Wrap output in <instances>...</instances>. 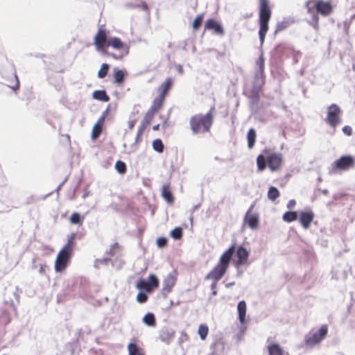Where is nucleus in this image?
Masks as SVG:
<instances>
[{"instance_id": "1", "label": "nucleus", "mask_w": 355, "mask_h": 355, "mask_svg": "<svg viewBox=\"0 0 355 355\" xmlns=\"http://www.w3.org/2000/svg\"><path fill=\"white\" fill-rule=\"evenodd\" d=\"M214 107L205 114H198L193 115L189 119V125L193 135L205 133L210 131L214 121L212 111Z\"/></svg>"}, {"instance_id": "2", "label": "nucleus", "mask_w": 355, "mask_h": 355, "mask_svg": "<svg viewBox=\"0 0 355 355\" xmlns=\"http://www.w3.org/2000/svg\"><path fill=\"white\" fill-rule=\"evenodd\" d=\"M308 13H311L313 11L318 15V14L322 16H328L333 11V7L330 2L324 1L323 0H318L313 3L312 6H310V3L308 2L306 4Z\"/></svg>"}, {"instance_id": "3", "label": "nucleus", "mask_w": 355, "mask_h": 355, "mask_svg": "<svg viewBox=\"0 0 355 355\" xmlns=\"http://www.w3.org/2000/svg\"><path fill=\"white\" fill-rule=\"evenodd\" d=\"M262 88L257 87H252V89L248 94H245L249 99V107L252 115H255L259 113L260 107L258 105L260 100L259 94Z\"/></svg>"}, {"instance_id": "4", "label": "nucleus", "mask_w": 355, "mask_h": 355, "mask_svg": "<svg viewBox=\"0 0 355 355\" xmlns=\"http://www.w3.org/2000/svg\"><path fill=\"white\" fill-rule=\"evenodd\" d=\"M4 307L1 309L0 314V324L7 325L11 320L10 313H17V308L12 300H5Z\"/></svg>"}, {"instance_id": "5", "label": "nucleus", "mask_w": 355, "mask_h": 355, "mask_svg": "<svg viewBox=\"0 0 355 355\" xmlns=\"http://www.w3.org/2000/svg\"><path fill=\"white\" fill-rule=\"evenodd\" d=\"M263 153L266 155L268 166L272 172L277 171L282 166L283 159L281 153H270V150L265 148Z\"/></svg>"}, {"instance_id": "6", "label": "nucleus", "mask_w": 355, "mask_h": 355, "mask_svg": "<svg viewBox=\"0 0 355 355\" xmlns=\"http://www.w3.org/2000/svg\"><path fill=\"white\" fill-rule=\"evenodd\" d=\"M340 113L341 110L337 104L333 103L328 107L326 121L331 127L335 128L340 123Z\"/></svg>"}, {"instance_id": "7", "label": "nucleus", "mask_w": 355, "mask_h": 355, "mask_svg": "<svg viewBox=\"0 0 355 355\" xmlns=\"http://www.w3.org/2000/svg\"><path fill=\"white\" fill-rule=\"evenodd\" d=\"M293 49L285 44L280 43L276 45L270 52L271 58L277 61H282L283 59L288 57Z\"/></svg>"}, {"instance_id": "8", "label": "nucleus", "mask_w": 355, "mask_h": 355, "mask_svg": "<svg viewBox=\"0 0 355 355\" xmlns=\"http://www.w3.org/2000/svg\"><path fill=\"white\" fill-rule=\"evenodd\" d=\"M328 328L327 325H322L320 328L310 336L305 337L304 341L306 345L313 346L320 343L327 336Z\"/></svg>"}, {"instance_id": "9", "label": "nucleus", "mask_w": 355, "mask_h": 355, "mask_svg": "<svg viewBox=\"0 0 355 355\" xmlns=\"http://www.w3.org/2000/svg\"><path fill=\"white\" fill-rule=\"evenodd\" d=\"M355 165V159L351 155H345L341 156L336 159L333 166L338 170L346 171Z\"/></svg>"}, {"instance_id": "10", "label": "nucleus", "mask_w": 355, "mask_h": 355, "mask_svg": "<svg viewBox=\"0 0 355 355\" xmlns=\"http://www.w3.org/2000/svg\"><path fill=\"white\" fill-rule=\"evenodd\" d=\"M71 256L69 253L62 252V250H60L55 261V270L57 272L64 271L68 266Z\"/></svg>"}, {"instance_id": "11", "label": "nucleus", "mask_w": 355, "mask_h": 355, "mask_svg": "<svg viewBox=\"0 0 355 355\" xmlns=\"http://www.w3.org/2000/svg\"><path fill=\"white\" fill-rule=\"evenodd\" d=\"M271 14L269 1L259 0V21L269 22Z\"/></svg>"}, {"instance_id": "12", "label": "nucleus", "mask_w": 355, "mask_h": 355, "mask_svg": "<svg viewBox=\"0 0 355 355\" xmlns=\"http://www.w3.org/2000/svg\"><path fill=\"white\" fill-rule=\"evenodd\" d=\"M205 31H213L218 36L225 35V30L222 24L214 18L208 19L205 23Z\"/></svg>"}, {"instance_id": "13", "label": "nucleus", "mask_w": 355, "mask_h": 355, "mask_svg": "<svg viewBox=\"0 0 355 355\" xmlns=\"http://www.w3.org/2000/svg\"><path fill=\"white\" fill-rule=\"evenodd\" d=\"M175 335V330L168 326L163 327L159 331V339L166 345H169Z\"/></svg>"}, {"instance_id": "14", "label": "nucleus", "mask_w": 355, "mask_h": 355, "mask_svg": "<svg viewBox=\"0 0 355 355\" xmlns=\"http://www.w3.org/2000/svg\"><path fill=\"white\" fill-rule=\"evenodd\" d=\"M227 270V269L217 263L216 266L205 276V279H211L214 282H218L223 278Z\"/></svg>"}, {"instance_id": "15", "label": "nucleus", "mask_w": 355, "mask_h": 355, "mask_svg": "<svg viewBox=\"0 0 355 355\" xmlns=\"http://www.w3.org/2000/svg\"><path fill=\"white\" fill-rule=\"evenodd\" d=\"M107 42V31L105 29L100 28L94 39V44L96 50L100 51L105 48Z\"/></svg>"}, {"instance_id": "16", "label": "nucleus", "mask_w": 355, "mask_h": 355, "mask_svg": "<svg viewBox=\"0 0 355 355\" xmlns=\"http://www.w3.org/2000/svg\"><path fill=\"white\" fill-rule=\"evenodd\" d=\"M177 277L173 272L167 275L163 281L162 295L166 297L167 295L171 291L172 288L175 284Z\"/></svg>"}, {"instance_id": "17", "label": "nucleus", "mask_w": 355, "mask_h": 355, "mask_svg": "<svg viewBox=\"0 0 355 355\" xmlns=\"http://www.w3.org/2000/svg\"><path fill=\"white\" fill-rule=\"evenodd\" d=\"M112 46L116 50H123L124 55L129 53V47L125 44L119 37H112L108 38L105 47Z\"/></svg>"}, {"instance_id": "18", "label": "nucleus", "mask_w": 355, "mask_h": 355, "mask_svg": "<svg viewBox=\"0 0 355 355\" xmlns=\"http://www.w3.org/2000/svg\"><path fill=\"white\" fill-rule=\"evenodd\" d=\"M249 254V252L243 245H239L237 248L236 252V256L237 258L236 261V266L238 268L245 264L248 260Z\"/></svg>"}, {"instance_id": "19", "label": "nucleus", "mask_w": 355, "mask_h": 355, "mask_svg": "<svg viewBox=\"0 0 355 355\" xmlns=\"http://www.w3.org/2000/svg\"><path fill=\"white\" fill-rule=\"evenodd\" d=\"M314 218L313 212L309 209L300 213L299 221L304 229L307 230Z\"/></svg>"}, {"instance_id": "20", "label": "nucleus", "mask_w": 355, "mask_h": 355, "mask_svg": "<svg viewBox=\"0 0 355 355\" xmlns=\"http://www.w3.org/2000/svg\"><path fill=\"white\" fill-rule=\"evenodd\" d=\"M252 209L253 205H252L247 211L245 216V221L249 227H250L252 230H254L259 225V217L256 214H250Z\"/></svg>"}, {"instance_id": "21", "label": "nucleus", "mask_w": 355, "mask_h": 355, "mask_svg": "<svg viewBox=\"0 0 355 355\" xmlns=\"http://www.w3.org/2000/svg\"><path fill=\"white\" fill-rule=\"evenodd\" d=\"M7 70H4L3 69H0V73L1 74L2 76H14L15 78L16 79V81H17V83L15 85V86H13L12 87V88L13 89H18L19 87V80H18V78H17V76L16 74V71H15V66L14 64H12V63H9L8 62H7Z\"/></svg>"}, {"instance_id": "22", "label": "nucleus", "mask_w": 355, "mask_h": 355, "mask_svg": "<svg viewBox=\"0 0 355 355\" xmlns=\"http://www.w3.org/2000/svg\"><path fill=\"white\" fill-rule=\"evenodd\" d=\"M105 119H103V117H99L96 123L94 124L92 128V139L96 140L101 135L102 130H103V125L105 123Z\"/></svg>"}, {"instance_id": "23", "label": "nucleus", "mask_w": 355, "mask_h": 355, "mask_svg": "<svg viewBox=\"0 0 355 355\" xmlns=\"http://www.w3.org/2000/svg\"><path fill=\"white\" fill-rule=\"evenodd\" d=\"M162 197L166 201L169 205H172L174 202V197L171 191L170 184H165L162 187Z\"/></svg>"}, {"instance_id": "24", "label": "nucleus", "mask_w": 355, "mask_h": 355, "mask_svg": "<svg viewBox=\"0 0 355 355\" xmlns=\"http://www.w3.org/2000/svg\"><path fill=\"white\" fill-rule=\"evenodd\" d=\"M76 237V233H71L70 235L68 236L67 243L60 250H62V252L69 253L70 254L72 255L73 248L76 244V243H75Z\"/></svg>"}, {"instance_id": "25", "label": "nucleus", "mask_w": 355, "mask_h": 355, "mask_svg": "<svg viewBox=\"0 0 355 355\" xmlns=\"http://www.w3.org/2000/svg\"><path fill=\"white\" fill-rule=\"evenodd\" d=\"M265 79L264 71L256 70L252 86L262 88L263 85L265 84Z\"/></svg>"}, {"instance_id": "26", "label": "nucleus", "mask_w": 355, "mask_h": 355, "mask_svg": "<svg viewBox=\"0 0 355 355\" xmlns=\"http://www.w3.org/2000/svg\"><path fill=\"white\" fill-rule=\"evenodd\" d=\"M238 318L241 324H244L246 321V303L244 300L239 302L237 304Z\"/></svg>"}, {"instance_id": "27", "label": "nucleus", "mask_w": 355, "mask_h": 355, "mask_svg": "<svg viewBox=\"0 0 355 355\" xmlns=\"http://www.w3.org/2000/svg\"><path fill=\"white\" fill-rule=\"evenodd\" d=\"M294 22L293 19L291 17H284L280 21H278L276 25V28L275 31V33L278 32H281L288 27H289Z\"/></svg>"}, {"instance_id": "28", "label": "nucleus", "mask_w": 355, "mask_h": 355, "mask_svg": "<svg viewBox=\"0 0 355 355\" xmlns=\"http://www.w3.org/2000/svg\"><path fill=\"white\" fill-rule=\"evenodd\" d=\"M136 288L139 291L140 293L149 294L153 292L152 288H150L147 281L143 278H140L137 284Z\"/></svg>"}, {"instance_id": "29", "label": "nucleus", "mask_w": 355, "mask_h": 355, "mask_svg": "<svg viewBox=\"0 0 355 355\" xmlns=\"http://www.w3.org/2000/svg\"><path fill=\"white\" fill-rule=\"evenodd\" d=\"M259 37L260 40L261 46H263L266 37V35L268 30V22L259 21Z\"/></svg>"}, {"instance_id": "30", "label": "nucleus", "mask_w": 355, "mask_h": 355, "mask_svg": "<svg viewBox=\"0 0 355 355\" xmlns=\"http://www.w3.org/2000/svg\"><path fill=\"white\" fill-rule=\"evenodd\" d=\"M173 84V79L171 77L167 78L165 81L161 85V93L159 96L165 98Z\"/></svg>"}, {"instance_id": "31", "label": "nucleus", "mask_w": 355, "mask_h": 355, "mask_svg": "<svg viewBox=\"0 0 355 355\" xmlns=\"http://www.w3.org/2000/svg\"><path fill=\"white\" fill-rule=\"evenodd\" d=\"M92 97L102 102H108L110 99L105 89L95 90L92 94Z\"/></svg>"}, {"instance_id": "32", "label": "nucleus", "mask_w": 355, "mask_h": 355, "mask_svg": "<svg viewBox=\"0 0 355 355\" xmlns=\"http://www.w3.org/2000/svg\"><path fill=\"white\" fill-rule=\"evenodd\" d=\"M257 165L258 171H263L268 166L267 157L263 152L257 157Z\"/></svg>"}, {"instance_id": "33", "label": "nucleus", "mask_w": 355, "mask_h": 355, "mask_svg": "<svg viewBox=\"0 0 355 355\" xmlns=\"http://www.w3.org/2000/svg\"><path fill=\"white\" fill-rule=\"evenodd\" d=\"M269 355H284L282 347L276 343H271L267 346Z\"/></svg>"}, {"instance_id": "34", "label": "nucleus", "mask_w": 355, "mask_h": 355, "mask_svg": "<svg viewBox=\"0 0 355 355\" xmlns=\"http://www.w3.org/2000/svg\"><path fill=\"white\" fill-rule=\"evenodd\" d=\"M257 133L254 128H250L247 133L248 147L252 149L256 142Z\"/></svg>"}, {"instance_id": "35", "label": "nucleus", "mask_w": 355, "mask_h": 355, "mask_svg": "<svg viewBox=\"0 0 355 355\" xmlns=\"http://www.w3.org/2000/svg\"><path fill=\"white\" fill-rule=\"evenodd\" d=\"M126 72L124 70L119 69L117 68L114 69V82L121 85L123 83Z\"/></svg>"}, {"instance_id": "36", "label": "nucleus", "mask_w": 355, "mask_h": 355, "mask_svg": "<svg viewBox=\"0 0 355 355\" xmlns=\"http://www.w3.org/2000/svg\"><path fill=\"white\" fill-rule=\"evenodd\" d=\"M128 349L129 355H144L142 349L134 343L128 344Z\"/></svg>"}, {"instance_id": "37", "label": "nucleus", "mask_w": 355, "mask_h": 355, "mask_svg": "<svg viewBox=\"0 0 355 355\" xmlns=\"http://www.w3.org/2000/svg\"><path fill=\"white\" fill-rule=\"evenodd\" d=\"M143 322L148 327H155L156 324L155 316L153 313H147L142 319Z\"/></svg>"}, {"instance_id": "38", "label": "nucleus", "mask_w": 355, "mask_h": 355, "mask_svg": "<svg viewBox=\"0 0 355 355\" xmlns=\"http://www.w3.org/2000/svg\"><path fill=\"white\" fill-rule=\"evenodd\" d=\"M297 218L298 214L295 211H287L282 216L283 220L287 223L295 221L297 219Z\"/></svg>"}, {"instance_id": "39", "label": "nucleus", "mask_w": 355, "mask_h": 355, "mask_svg": "<svg viewBox=\"0 0 355 355\" xmlns=\"http://www.w3.org/2000/svg\"><path fill=\"white\" fill-rule=\"evenodd\" d=\"M164 98L159 96V97L155 98L153 101V105L150 107L149 110L153 111L154 112H156L158 111L162 106L164 103Z\"/></svg>"}, {"instance_id": "40", "label": "nucleus", "mask_w": 355, "mask_h": 355, "mask_svg": "<svg viewBox=\"0 0 355 355\" xmlns=\"http://www.w3.org/2000/svg\"><path fill=\"white\" fill-rule=\"evenodd\" d=\"M279 196L278 189L274 186H270L268 191V198L271 201H275Z\"/></svg>"}, {"instance_id": "41", "label": "nucleus", "mask_w": 355, "mask_h": 355, "mask_svg": "<svg viewBox=\"0 0 355 355\" xmlns=\"http://www.w3.org/2000/svg\"><path fill=\"white\" fill-rule=\"evenodd\" d=\"M83 219V216H82L80 213L73 212L69 218V221L73 225H80L82 224Z\"/></svg>"}, {"instance_id": "42", "label": "nucleus", "mask_w": 355, "mask_h": 355, "mask_svg": "<svg viewBox=\"0 0 355 355\" xmlns=\"http://www.w3.org/2000/svg\"><path fill=\"white\" fill-rule=\"evenodd\" d=\"M147 282L150 286V288H152L153 291L155 288H157L159 286V279L154 274H150Z\"/></svg>"}, {"instance_id": "43", "label": "nucleus", "mask_w": 355, "mask_h": 355, "mask_svg": "<svg viewBox=\"0 0 355 355\" xmlns=\"http://www.w3.org/2000/svg\"><path fill=\"white\" fill-rule=\"evenodd\" d=\"M153 148L155 151L162 153L164 150V145L161 139H156L153 141L152 144Z\"/></svg>"}, {"instance_id": "44", "label": "nucleus", "mask_w": 355, "mask_h": 355, "mask_svg": "<svg viewBox=\"0 0 355 355\" xmlns=\"http://www.w3.org/2000/svg\"><path fill=\"white\" fill-rule=\"evenodd\" d=\"M311 19L308 20V24L311 26L315 30L318 31L319 28V24H318V15L315 14L314 11H313L311 13Z\"/></svg>"}, {"instance_id": "45", "label": "nucleus", "mask_w": 355, "mask_h": 355, "mask_svg": "<svg viewBox=\"0 0 355 355\" xmlns=\"http://www.w3.org/2000/svg\"><path fill=\"white\" fill-rule=\"evenodd\" d=\"M183 235V230L181 227H175L170 232V236L174 240H180Z\"/></svg>"}, {"instance_id": "46", "label": "nucleus", "mask_w": 355, "mask_h": 355, "mask_svg": "<svg viewBox=\"0 0 355 355\" xmlns=\"http://www.w3.org/2000/svg\"><path fill=\"white\" fill-rule=\"evenodd\" d=\"M110 69V64L107 63L102 64L100 69L98 71V78H104L108 73Z\"/></svg>"}, {"instance_id": "47", "label": "nucleus", "mask_w": 355, "mask_h": 355, "mask_svg": "<svg viewBox=\"0 0 355 355\" xmlns=\"http://www.w3.org/2000/svg\"><path fill=\"white\" fill-rule=\"evenodd\" d=\"M125 7L127 8H141L146 12H148V6L145 2L141 4L128 3L125 4Z\"/></svg>"}, {"instance_id": "48", "label": "nucleus", "mask_w": 355, "mask_h": 355, "mask_svg": "<svg viewBox=\"0 0 355 355\" xmlns=\"http://www.w3.org/2000/svg\"><path fill=\"white\" fill-rule=\"evenodd\" d=\"M203 17H204L203 14L198 15L196 17V18L194 19V20L193 21V23H192V28L194 30H198L200 28V27L202 25V21H203Z\"/></svg>"}, {"instance_id": "49", "label": "nucleus", "mask_w": 355, "mask_h": 355, "mask_svg": "<svg viewBox=\"0 0 355 355\" xmlns=\"http://www.w3.org/2000/svg\"><path fill=\"white\" fill-rule=\"evenodd\" d=\"M115 169L119 174H124L126 172V165L121 160H118L115 164Z\"/></svg>"}, {"instance_id": "50", "label": "nucleus", "mask_w": 355, "mask_h": 355, "mask_svg": "<svg viewBox=\"0 0 355 355\" xmlns=\"http://www.w3.org/2000/svg\"><path fill=\"white\" fill-rule=\"evenodd\" d=\"M209 329L205 324H200L198 328V334L202 340H205L208 334Z\"/></svg>"}, {"instance_id": "51", "label": "nucleus", "mask_w": 355, "mask_h": 355, "mask_svg": "<svg viewBox=\"0 0 355 355\" xmlns=\"http://www.w3.org/2000/svg\"><path fill=\"white\" fill-rule=\"evenodd\" d=\"M231 260H229L227 257H226V254L224 253L221 255L220 257L219 261L218 264L220 265L222 267L227 269L229 264L230 263Z\"/></svg>"}, {"instance_id": "52", "label": "nucleus", "mask_w": 355, "mask_h": 355, "mask_svg": "<svg viewBox=\"0 0 355 355\" xmlns=\"http://www.w3.org/2000/svg\"><path fill=\"white\" fill-rule=\"evenodd\" d=\"M155 113L153 111L148 110L141 121L149 125L153 119Z\"/></svg>"}, {"instance_id": "53", "label": "nucleus", "mask_w": 355, "mask_h": 355, "mask_svg": "<svg viewBox=\"0 0 355 355\" xmlns=\"http://www.w3.org/2000/svg\"><path fill=\"white\" fill-rule=\"evenodd\" d=\"M99 51H101L103 55L110 56V57H112L113 58H114L116 60H120L125 55L124 53H122L121 55H116L115 53H110L107 51L106 47L101 49Z\"/></svg>"}, {"instance_id": "54", "label": "nucleus", "mask_w": 355, "mask_h": 355, "mask_svg": "<svg viewBox=\"0 0 355 355\" xmlns=\"http://www.w3.org/2000/svg\"><path fill=\"white\" fill-rule=\"evenodd\" d=\"M257 69V70L264 71L265 68V60L263 53H261L258 60L256 62Z\"/></svg>"}, {"instance_id": "55", "label": "nucleus", "mask_w": 355, "mask_h": 355, "mask_svg": "<svg viewBox=\"0 0 355 355\" xmlns=\"http://www.w3.org/2000/svg\"><path fill=\"white\" fill-rule=\"evenodd\" d=\"M156 243H157V245L158 248H164V247L166 246V245L168 243V239H167V238H166L164 236L159 237L156 240Z\"/></svg>"}, {"instance_id": "56", "label": "nucleus", "mask_w": 355, "mask_h": 355, "mask_svg": "<svg viewBox=\"0 0 355 355\" xmlns=\"http://www.w3.org/2000/svg\"><path fill=\"white\" fill-rule=\"evenodd\" d=\"M110 261L111 259L110 258L98 259H96L94 266L95 268H98L100 265H107Z\"/></svg>"}, {"instance_id": "57", "label": "nucleus", "mask_w": 355, "mask_h": 355, "mask_svg": "<svg viewBox=\"0 0 355 355\" xmlns=\"http://www.w3.org/2000/svg\"><path fill=\"white\" fill-rule=\"evenodd\" d=\"M148 299V294L139 292L137 295V301L140 304L145 303Z\"/></svg>"}, {"instance_id": "58", "label": "nucleus", "mask_w": 355, "mask_h": 355, "mask_svg": "<svg viewBox=\"0 0 355 355\" xmlns=\"http://www.w3.org/2000/svg\"><path fill=\"white\" fill-rule=\"evenodd\" d=\"M235 248L236 244L234 243L224 252V254H226V257H227L229 260H232V255L235 251Z\"/></svg>"}, {"instance_id": "59", "label": "nucleus", "mask_w": 355, "mask_h": 355, "mask_svg": "<svg viewBox=\"0 0 355 355\" xmlns=\"http://www.w3.org/2000/svg\"><path fill=\"white\" fill-rule=\"evenodd\" d=\"M217 282H218L212 281V283L210 286V288L211 290V296H216L217 295V290H216Z\"/></svg>"}, {"instance_id": "60", "label": "nucleus", "mask_w": 355, "mask_h": 355, "mask_svg": "<svg viewBox=\"0 0 355 355\" xmlns=\"http://www.w3.org/2000/svg\"><path fill=\"white\" fill-rule=\"evenodd\" d=\"M343 133L347 136L352 135V128L349 125H345L342 129Z\"/></svg>"}, {"instance_id": "61", "label": "nucleus", "mask_w": 355, "mask_h": 355, "mask_svg": "<svg viewBox=\"0 0 355 355\" xmlns=\"http://www.w3.org/2000/svg\"><path fill=\"white\" fill-rule=\"evenodd\" d=\"M291 54L293 55V62L295 64L297 63L298 62V56L301 55V53L299 51H294L293 49Z\"/></svg>"}, {"instance_id": "62", "label": "nucleus", "mask_w": 355, "mask_h": 355, "mask_svg": "<svg viewBox=\"0 0 355 355\" xmlns=\"http://www.w3.org/2000/svg\"><path fill=\"white\" fill-rule=\"evenodd\" d=\"M148 125V124H146L145 123L141 121L138 128V130H137V132H139V135L143 134V132H144V130H146V128H147Z\"/></svg>"}, {"instance_id": "63", "label": "nucleus", "mask_w": 355, "mask_h": 355, "mask_svg": "<svg viewBox=\"0 0 355 355\" xmlns=\"http://www.w3.org/2000/svg\"><path fill=\"white\" fill-rule=\"evenodd\" d=\"M39 266H40V269H39V273L42 275H44L45 274V268L46 267V265L45 263H39Z\"/></svg>"}, {"instance_id": "64", "label": "nucleus", "mask_w": 355, "mask_h": 355, "mask_svg": "<svg viewBox=\"0 0 355 355\" xmlns=\"http://www.w3.org/2000/svg\"><path fill=\"white\" fill-rule=\"evenodd\" d=\"M12 294L14 295L17 303L19 302V295L18 293V287L16 286L15 291H12Z\"/></svg>"}]
</instances>
